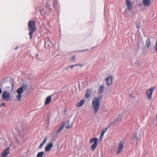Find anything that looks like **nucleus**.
Instances as JSON below:
<instances>
[{
    "instance_id": "obj_1",
    "label": "nucleus",
    "mask_w": 157,
    "mask_h": 157,
    "mask_svg": "<svg viewBox=\"0 0 157 157\" xmlns=\"http://www.w3.org/2000/svg\"><path fill=\"white\" fill-rule=\"evenodd\" d=\"M28 30L29 31V35L30 36V38L32 39L33 32L36 30V29L35 22L33 21H30L28 23Z\"/></svg>"
},
{
    "instance_id": "obj_2",
    "label": "nucleus",
    "mask_w": 157,
    "mask_h": 157,
    "mask_svg": "<svg viewBox=\"0 0 157 157\" xmlns=\"http://www.w3.org/2000/svg\"><path fill=\"white\" fill-rule=\"evenodd\" d=\"M102 97L103 96H102L100 98L95 97L93 100L92 105L93 107L95 113H97L99 110L100 105L99 100L101 99Z\"/></svg>"
},
{
    "instance_id": "obj_3",
    "label": "nucleus",
    "mask_w": 157,
    "mask_h": 157,
    "mask_svg": "<svg viewBox=\"0 0 157 157\" xmlns=\"http://www.w3.org/2000/svg\"><path fill=\"white\" fill-rule=\"evenodd\" d=\"M27 87L26 85L23 84L22 86H21L17 90L16 92L18 94L16 96V98L18 101H20L21 100L22 98V94L24 92L23 88H26Z\"/></svg>"
},
{
    "instance_id": "obj_4",
    "label": "nucleus",
    "mask_w": 157,
    "mask_h": 157,
    "mask_svg": "<svg viewBox=\"0 0 157 157\" xmlns=\"http://www.w3.org/2000/svg\"><path fill=\"white\" fill-rule=\"evenodd\" d=\"M155 89V87L153 86L146 90V98L148 100H150L151 99L152 95Z\"/></svg>"
},
{
    "instance_id": "obj_5",
    "label": "nucleus",
    "mask_w": 157,
    "mask_h": 157,
    "mask_svg": "<svg viewBox=\"0 0 157 157\" xmlns=\"http://www.w3.org/2000/svg\"><path fill=\"white\" fill-rule=\"evenodd\" d=\"M2 98L4 101H9L11 99L10 93L7 91H4L2 94Z\"/></svg>"
},
{
    "instance_id": "obj_6",
    "label": "nucleus",
    "mask_w": 157,
    "mask_h": 157,
    "mask_svg": "<svg viewBox=\"0 0 157 157\" xmlns=\"http://www.w3.org/2000/svg\"><path fill=\"white\" fill-rule=\"evenodd\" d=\"M98 139L97 138H92L90 140V143H94V144L91 146V149L92 151L95 150L98 145Z\"/></svg>"
},
{
    "instance_id": "obj_7",
    "label": "nucleus",
    "mask_w": 157,
    "mask_h": 157,
    "mask_svg": "<svg viewBox=\"0 0 157 157\" xmlns=\"http://www.w3.org/2000/svg\"><path fill=\"white\" fill-rule=\"evenodd\" d=\"M124 143L123 141H121L118 144L119 147L117 151V154H119L123 149Z\"/></svg>"
},
{
    "instance_id": "obj_8",
    "label": "nucleus",
    "mask_w": 157,
    "mask_h": 157,
    "mask_svg": "<svg viewBox=\"0 0 157 157\" xmlns=\"http://www.w3.org/2000/svg\"><path fill=\"white\" fill-rule=\"evenodd\" d=\"M113 77L111 75H110L106 78L107 83L108 86L111 85L113 82Z\"/></svg>"
},
{
    "instance_id": "obj_9",
    "label": "nucleus",
    "mask_w": 157,
    "mask_h": 157,
    "mask_svg": "<svg viewBox=\"0 0 157 157\" xmlns=\"http://www.w3.org/2000/svg\"><path fill=\"white\" fill-rule=\"evenodd\" d=\"M9 147L6 149L1 155V157H6L10 153Z\"/></svg>"
},
{
    "instance_id": "obj_10",
    "label": "nucleus",
    "mask_w": 157,
    "mask_h": 157,
    "mask_svg": "<svg viewBox=\"0 0 157 157\" xmlns=\"http://www.w3.org/2000/svg\"><path fill=\"white\" fill-rule=\"evenodd\" d=\"M53 145L52 143L48 144L45 148V151H49L53 147Z\"/></svg>"
},
{
    "instance_id": "obj_11",
    "label": "nucleus",
    "mask_w": 157,
    "mask_h": 157,
    "mask_svg": "<svg viewBox=\"0 0 157 157\" xmlns=\"http://www.w3.org/2000/svg\"><path fill=\"white\" fill-rule=\"evenodd\" d=\"M143 4L145 6L148 7L150 5L151 2L150 0H143Z\"/></svg>"
},
{
    "instance_id": "obj_12",
    "label": "nucleus",
    "mask_w": 157,
    "mask_h": 157,
    "mask_svg": "<svg viewBox=\"0 0 157 157\" xmlns=\"http://www.w3.org/2000/svg\"><path fill=\"white\" fill-rule=\"evenodd\" d=\"M52 95L48 97L46 99L45 102V105H47L50 103L52 101Z\"/></svg>"
},
{
    "instance_id": "obj_13",
    "label": "nucleus",
    "mask_w": 157,
    "mask_h": 157,
    "mask_svg": "<svg viewBox=\"0 0 157 157\" xmlns=\"http://www.w3.org/2000/svg\"><path fill=\"white\" fill-rule=\"evenodd\" d=\"M126 4L127 7V9L128 10H130L131 8L132 5L129 0H126Z\"/></svg>"
},
{
    "instance_id": "obj_14",
    "label": "nucleus",
    "mask_w": 157,
    "mask_h": 157,
    "mask_svg": "<svg viewBox=\"0 0 157 157\" xmlns=\"http://www.w3.org/2000/svg\"><path fill=\"white\" fill-rule=\"evenodd\" d=\"M85 100L83 99L81 100L80 102L78 103L77 105V107H80L82 106L85 103Z\"/></svg>"
},
{
    "instance_id": "obj_15",
    "label": "nucleus",
    "mask_w": 157,
    "mask_h": 157,
    "mask_svg": "<svg viewBox=\"0 0 157 157\" xmlns=\"http://www.w3.org/2000/svg\"><path fill=\"white\" fill-rule=\"evenodd\" d=\"M104 86L103 85H101L99 88V92L100 94H101L104 91Z\"/></svg>"
},
{
    "instance_id": "obj_16",
    "label": "nucleus",
    "mask_w": 157,
    "mask_h": 157,
    "mask_svg": "<svg viewBox=\"0 0 157 157\" xmlns=\"http://www.w3.org/2000/svg\"><path fill=\"white\" fill-rule=\"evenodd\" d=\"M91 94V90H88L86 93L85 94V97L86 98H88Z\"/></svg>"
},
{
    "instance_id": "obj_17",
    "label": "nucleus",
    "mask_w": 157,
    "mask_h": 157,
    "mask_svg": "<svg viewBox=\"0 0 157 157\" xmlns=\"http://www.w3.org/2000/svg\"><path fill=\"white\" fill-rule=\"evenodd\" d=\"M47 140V138L46 137L43 140V141L41 143L39 147V148H41L43 146L44 144L45 143L46 141Z\"/></svg>"
},
{
    "instance_id": "obj_18",
    "label": "nucleus",
    "mask_w": 157,
    "mask_h": 157,
    "mask_svg": "<svg viewBox=\"0 0 157 157\" xmlns=\"http://www.w3.org/2000/svg\"><path fill=\"white\" fill-rule=\"evenodd\" d=\"M151 44L150 43V40L149 38H148L147 39V40L146 41V46L148 48L150 45Z\"/></svg>"
},
{
    "instance_id": "obj_19",
    "label": "nucleus",
    "mask_w": 157,
    "mask_h": 157,
    "mask_svg": "<svg viewBox=\"0 0 157 157\" xmlns=\"http://www.w3.org/2000/svg\"><path fill=\"white\" fill-rule=\"evenodd\" d=\"M44 153V152L43 151L40 152L37 154L36 157H42Z\"/></svg>"
},
{
    "instance_id": "obj_20",
    "label": "nucleus",
    "mask_w": 157,
    "mask_h": 157,
    "mask_svg": "<svg viewBox=\"0 0 157 157\" xmlns=\"http://www.w3.org/2000/svg\"><path fill=\"white\" fill-rule=\"evenodd\" d=\"M107 129L106 128H104V129H103L102 130V131L101 132V135H100V137H102L103 136V135H104V133H105V132H106V131Z\"/></svg>"
},
{
    "instance_id": "obj_21",
    "label": "nucleus",
    "mask_w": 157,
    "mask_h": 157,
    "mask_svg": "<svg viewBox=\"0 0 157 157\" xmlns=\"http://www.w3.org/2000/svg\"><path fill=\"white\" fill-rule=\"evenodd\" d=\"M64 126V124H63L62 125L61 127H60L58 129V130H57V132H56L57 133H58L59 132H60V131H61L62 129H63Z\"/></svg>"
},
{
    "instance_id": "obj_22",
    "label": "nucleus",
    "mask_w": 157,
    "mask_h": 157,
    "mask_svg": "<svg viewBox=\"0 0 157 157\" xmlns=\"http://www.w3.org/2000/svg\"><path fill=\"white\" fill-rule=\"evenodd\" d=\"M68 124H67L65 126V127L67 129H69L70 128H71V126H72V125H70V124H69V121H68Z\"/></svg>"
},
{
    "instance_id": "obj_23",
    "label": "nucleus",
    "mask_w": 157,
    "mask_h": 157,
    "mask_svg": "<svg viewBox=\"0 0 157 157\" xmlns=\"http://www.w3.org/2000/svg\"><path fill=\"white\" fill-rule=\"evenodd\" d=\"M118 117L117 119V120H119V121H121L122 119V116L121 115H118Z\"/></svg>"
},
{
    "instance_id": "obj_24",
    "label": "nucleus",
    "mask_w": 157,
    "mask_h": 157,
    "mask_svg": "<svg viewBox=\"0 0 157 157\" xmlns=\"http://www.w3.org/2000/svg\"><path fill=\"white\" fill-rule=\"evenodd\" d=\"M78 64H75V65H71V66H70V67H70V68H71V69H73V67H74L75 66H78Z\"/></svg>"
},
{
    "instance_id": "obj_25",
    "label": "nucleus",
    "mask_w": 157,
    "mask_h": 157,
    "mask_svg": "<svg viewBox=\"0 0 157 157\" xmlns=\"http://www.w3.org/2000/svg\"><path fill=\"white\" fill-rule=\"evenodd\" d=\"M75 56H73V57H71V61H74L75 59Z\"/></svg>"
},
{
    "instance_id": "obj_26",
    "label": "nucleus",
    "mask_w": 157,
    "mask_h": 157,
    "mask_svg": "<svg viewBox=\"0 0 157 157\" xmlns=\"http://www.w3.org/2000/svg\"><path fill=\"white\" fill-rule=\"evenodd\" d=\"M155 51L157 52V41H156V44L155 45Z\"/></svg>"
},
{
    "instance_id": "obj_27",
    "label": "nucleus",
    "mask_w": 157,
    "mask_h": 157,
    "mask_svg": "<svg viewBox=\"0 0 157 157\" xmlns=\"http://www.w3.org/2000/svg\"><path fill=\"white\" fill-rule=\"evenodd\" d=\"M5 104L4 103H1L0 107H1L3 106H5Z\"/></svg>"
},
{
    "instance_id": "obj_28",
    "label": "nucleus",
    "mask_w": 157,
    "mask_h": 157,
    "mask_svg": "<svg viewBox=\"0 0 157 157\" xmlns=\"http://www.w3.org/2000/svg\"><path fill=\"white\" fill-rule=\"evenodd\" d=\"M2 92V89H1V88L0 87V94H1Z\"/></svg>"
},
{
    "instance_id": "obj_29",
    "label": "nucleus",
    "mask_w": 157,
    "mask_h": 157,
    "mask_svg": "<svg viewBox=\"0 0 157 157\" xmlns=\"http://www.w3.org/2000/svg\"><path fill=\"white\" fill-rule=\"evenodd\" d=\"M78 66H82V64H78Z\"/></svg>"
},
{
    "instance_id": "obj_30",
    "label": "nucleus",
    "mask_w": 157,
    "mask_h": 157,
    "mask_svg": "<svg viewBox=\"0 0 157 157\" xmlns=\"http://www.w3.org/2000/svg\"><path fill=\"white\" fill-rule=\"evenodd\" d=\"M18 48V47H17L15 48L14 50H16V49H17Z\"/></svg>"
},
{
    "instance_id": "obj_31",
    "label": "nucleus",
    "mask_w": 157,
    "mask_h": 157,
    "mask_svg": "<svg viewBox=\"0 0 157 157\" xmlns=\"http://www.w3.org/2000/svg\"><path fill=\"white\" fill-rule=\"evenodd\" d=\"M138 28H139V27H138Z\"/></svg>"
}]
</instances>
